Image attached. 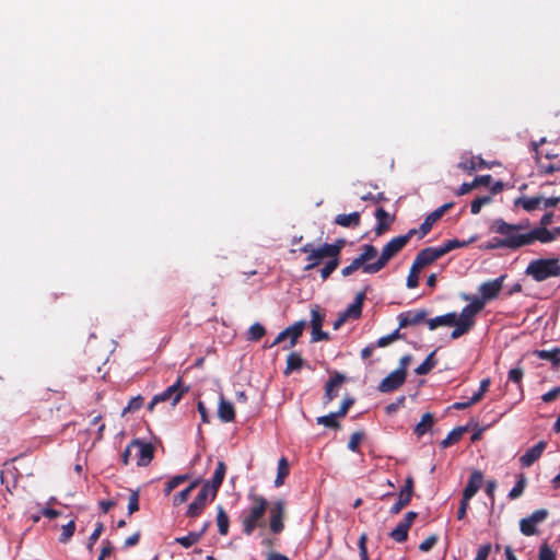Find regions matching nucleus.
Here are the masks:
<instances>
[{
	"label": "nucleus",
	"mask_w": 560,
	"mask_h": 560,
	"mask_svg": "<svg viewBox=\"0 0 560 560\" xmlns=\"http://www.w3.org/2000/svg\"><path fill=\"white\" fill-rule=\"evenodd\" d=\"M541 201H542V197H540V196H536V197L522 196V197H518L517 199H515L514 205L521 206L527 212H532L539 207Z\"/></svg>",
	"instance_id": "29"
},
{
	"label": "nucleus",
	"mask_w": 560,
	"mask_h": 560,
	"mask_svg": "<svg viewBox=\"0 0 560 560\" xmlns=\"http://www.w3.org/2000/svg\"><path fill=\"white\" fill-rule=\"evenodd\" d=\"M144 404V398L141 395H138L136 397H132L127 407L122 410V415H126L128 412H133L142 408Z\"/></svg>",
	"instance_id": "52"
},
{
	"label": "nucleus",
	"mask_w": 560,
	"mask_h": 560,
	"mask_svg": "<svg viewBox=\"0 0 560 560\" xmlns=\"http://www.w3.org/2000/svg\"><path fill=\"white\" fill-rule=\"evenodd\" d=\"M306 326L305 320H299L294 323L292 326L287 327L281 332L278 334L276 339L270 343L269 347H275L281 342H283L287 338H290L289 346H284L283 349H290L294 347L298 342V339L302 336L303 330Z\"/></svg>",
	"instance_id": "9"
},
{
	"label": "nucleus",
	"mask_w": 560,
	"mask_h": 560,
	"mask_svg": "<svg viewBox=\"0 0 560 560\" xmlns=\"http://www.w3.org/2000/svg\"><path fill=\"white\" fill-rule=\"evenodd\" d=\"M188 390L189 387L184 386L182 377H178L173 385L168 386L162 393L153 396L152 400L148 405V410L153 411L158 404L165 401H171L172 406H176Z\"/></svg>",
	"instance_id": "6"
},
{
	"label": "nucleus",
	"mask_w": 560,
	"mask_h": 560,
	"mask_svg": "<svg viewBox=\"0 0 560 560\" xmlns=\"http://www.w3.org/2000/svg\"><path fill=\"white\" fill-rule=\"evenodd\" d=\"M556 553L547 542H544L538 552V560H555Z\"/></svg>",
	"instance_id": "54"
},
{
	"label": "nucleus",
	"mask_w": 560,
	"mask_h": 560,
	"mask_svg": "<svg viewBox=\"0 0 560 560\" xmlns=\"http://www.w3.org/2000/svg\"><path fill=\"white\" fill-rule=\"evenodd\" d=\"M458 167L463 171H467L468 173H472L477 170V162L475 161V158H471L465 161H460L458 163Z\"/></svg>",
	"instance_id": "63"
},
{
	"label": "nucleus",
	"mask_w": 560,
	"mask_h": 560,
	"mask_svg": "<svg viewBox=\"0 0 560 560\" xmlns=\"http://www.w3.org/2000/svg\"><path fill=\"white\" fill-rule=\"evenodd\" d=\"M453 202H447L435 209L433 212L428 214L424 219V221L421 223L419 229L417 230V234L419 233V237L425 236L432 229L433 224L436 223L446 211H448L451 208H453Z\"/></svg>",
	"instance_id": "13"
},
{
	"label": "nucleus",
	"mask_w": 560,
	"mask_h": 560,
	"mask_svg": "<svg viewBox=\"0 0 560 560\" xmlns=\"http://www.w3.org/2000/svg\"><path fill=\"white\" fill-rule=\"evenodd\" d=\"M334 222L342 228H357L361 223V215L360 212L358 211H354L349 214L342 213L336 215Z\"/></svg>",
	"instance_id": "26"
},
{
	"label": "nucleus",
	"mask_w": 560,
	"mask_h": 560,
	"mask_svg": "<svg viewBox=\"0 0 560 560\" xmlns=\"http://www.w3.org/2000/svg\"><path fill=\"white\" fill-rule=\"evenodd\" d=\"M324 245L326 246V249L330 257L339 259L340 253L346 245V241L343 238H339L332 244L324 243Z\"/></svg>",
	"instance_id": "44"
},
{
	"label": "nucleus",
	"mask_w": 560,
	"mask_h": 560,
	"mask_svg": "<svg viewBox=\"0 0 560 560\" xmlns=\"http://www.w3.org/2000/svg\"><path fill=\"white\" fill-rule=\"evenodd\" d=\"M137 511H139V492L131 491L128 499V513L131 515Z\"/></svg>",
	"instance_id": "59"
},
{
	"label": "nucleus",
	"mask_w": 560,
	"mask_h": 560,
	"mask_svg": "<svg viewBox=\"0 0 560 560\" xmlns=\"http://www.w3.org/2000/svg\"><path fill=\"white\" fill-rule=\"evenodd\" d=\"M411 499L407 495H402L400 492L398 494V500L396 503L390 508L389 513L393 515H396L400 513V511L406 508L410 503Z\"/></svg>",
	"instance_id": "53"
},
{
	"label": "nucleus",
	"mask_w": 560,
	"mask_h": 560,
	"mask_svg": "<svg viewBox=\"0 0 560 560\" xmlns=\"http://www.w3.org/2000/svg\"><path fill=\"white\" fill-rule=\"evenodd\" d=\"M492 200V197L487 195V196H480V197H477L476 199H474L471 201V205H470V212L472 214H478L480 211H481V208L488 203H490Z\"/></svg>",
	"instance_id": "47"
},
{
	"label": "nucleus",
	"mask_w": 560,
	"mask_h": 560,
	"mask_svg": "<svg viewBox=\"0 0 560 560\" xmlns=\"http://www.w3.org/2000/svg\"><path fill=\"white\" fill-rule=\"evenodd\" d=\"M218 417L222 422H232L235 419V411L232 402L221 397L218 408Z\"/></svg>",
	"instance_id": "27"
},
{
	"label": "nucleus",
	"mask_w": 560,
	"mask_h": 560,
	"mask_svg": "<svg viewBox=\"0 0 560 560\" xmlns=\"http://www.w3.org/2000/svg\"><path fill=\"white\" fill-rule=\"evenodd\" d=\"M364 439V433L361 431L353 432L348 442V448L351 452L359 453L360 452V443Z\"/></svg>",
	"instance_id": "49"
},
{
	"label": "nucleus",
	"mask_w": 560,
	"mask_h": 560,
	"mask_svg": "<svg viewBox=\"0 0 560 560\" xmlns=\"http://www.w3.org/2000/svg\"><path fill=\"white\" fill-rule=\"evenodd\" d=\"M548 515H549L548 510L540 509V510L534 511L528 517L530 518V521L533 523L538 524V523L544 522L548 517Z\"/></svg>",
	"instance_id": "60"
},
{
	"label": "nucleus",
	"mask_w": 560,
	"mask_h": 560,
	"mask_svg": "<svg viewBox=\"0 0 560 560\" xmlns=\"http://www.w3.org/2000/svg\"><path fill=\"white\" fill-rule=\"evenodd\" d=\"M475 238H471L469 241H459V240H448L446 242H444L441 246H438L441 254H442V257L446 254H448L450 252L456 249V248H462V247H466L467 245H469Z\"/></svg>",
	"instance_id": "34"
},
{
	"label": "nucleus",
	"mask_w": 560,
	"mask_h": 560,
	"mask_svg": "<svg viewBox=\"0 0 560 560\" xmlns=\"http://www.w3.org/2000/svg\"><path fill=\"white\" fill-rule=\"evenodd\" d=\"M547 443L545 441H539L536 445L528 448L525 454L520 457V462L524 467H530L536 460L540 458L542 455Z\"/></svg>",
	"instance_id": "20"
},
{
	"label": "nucleus",
	"mask_w": 560,
	"mask_h": 560,
	"mask_svg": "<svg viewBox=\"0 0 560 560\" xmlns=\"http://www.w3.org/2000/svg\"><path fill=\"white\" fill-rule=\"evenodd\" d=\"M525 273L537 282L546 281L552 277H560V264L558 258H539L532 260Z\"/></svg>",
	"instance_id": "5"
},
{
	"label": "nucleus",
	"mask_w": 560,
	"mask_h": 560,
	"mask_svg": "<svg viewBox=\"0 0 560 560\" xmlns=\"http://www.w3.org/2000/svg\"><path fill=\"white\" fill-rule=\"evenodd\" d=\"M374 215L377 221V224L375 226V234L382 235L389 229L390 223L394 221V217H392L387 211H385L381 207L375 210Z\"/></svg>",
	"instance_id": "23"
},
{
	"label": "nucleus",
	"mask_w": 560,
	"mask_h": 560,
	"mask_svg": "<svg viewBox=\"0 0 560 560\" xmlns=\"http://www.w3.org/2000/svg\"><path fill=\"white\" fill-rule=\"evenodd\" d=\"M483 475L480 470H474L468 479V482L463 491L465 499H471L481 488Z\"/></svg>",
	"instance_id": "21"
},
{
	"label": "nucleus",
	"mask_w": 560,
	"mask_h": 560,
	"mask_svg": "<svg viewBox=\"0 0 560 560\" xmlns=\"http://www.w3.org/2000/svg\"><path fill=\"white\" fill-rule=\"evenodd\" d=\"M434 424V417L430 412L422 415L420 422L415 428V433L418 436L424 435Z\"/></svg>",
	"instance_id": "32"
},
{
	"label": "nucleus",
	"mask_w": 560,
	"mask_h": 560,
	"mask_svg": "<svg viewBox=\"0 0 560 560\" xmlns=\"http://www.w3.org/2000/svg\"><path fill=\"white\" fill-rule=\"evenodd\" d=\"M428 312L423 308L417 311H408L398 315L399 328L415 326L425 320Z\"/></svg>",
	"instance_id": "18"
},
{
	"label": "nucleus",
	"mask_w": 560,
	"mask_h": 560,
	"mask_svg": "<svg viewBox=\"0 0 560 560\" xmlns=\"http://www.w3.org/2000/svg\"><path fill=\"white\" fill-rule=\"evenodd\" d=\"M303 365L304 360L301 357V354L295 351L290 352L289 355L287 357V366L283 371V374L288 376L292 374L294 371L302 369Z\"/></svg>",
	"instance_id": "28"
},
{
	"label": "nucleus",
	"mask_w": 560,
	"mask_h": 560,
	"mask_svg": "<svg viewBox=\"0 0 560 560\" xmlns=\"http://www.w3.org/2000/svg\"><path fill=\"white\" fill-rule=\"evenodd\" d=\"M188 475H178L173 477L164 488V492L166 495H168L175 488H177L179 485L188 480Z\"/></svg>",
	"instance_id": "50"
},
{
	"label": "nucleus",
	"mask_w": 560,
	"mask_h": 560,
	"mask_svg": "<svg viewBox=\"0 0 560 560\" xmlns=\"http://www.w3.org/2000/svg\"><path fill=\"white\" fill-rule=\"evenodd\" d=\"M266 335V329L260 323L253 324L247 330L248 341H259Z\"/></svg>",
	"instance_id": "40"
},
{
	"label": "nucleus",
	"mask_w": 560,
	"mask_h": 560,
	"mask_svg": "<svg viewBox=\"0 0 560 560\" xmlns=\"http://www.w3.org/2000/svg\"><path fill=\"white\" fill-rule=\"evenodd\" d=\"M226 474V465L223 460H219L217 463L215 470L213 472V476L211 480H207L203 482V485L212 490V498L211 501H213L218 494V491L224 480Z\"/></svg>",
	"instance_id": "17"
},
{
	"label": "nucleus",
	"mask_w": 560,
	"mask_h": 560,
	"mask_svg": "<svg viewBox=\"0 0 560 560\" xmlns=\"http://www.w3.org/2000/svg\"><path fill=\"white\" fill-rule=\"evenodd\" d=\"M345 377L341 374H336L334 377H330L329 381L325 385V404H329L332 399L338 396V388L343 383Z\"/></svg>",
	"instance_id": "22"
},
{
	"label": "nucleus",
	"mask_w": 560,
	"mask_h": 560,
	"mask_svg": "<svg viewBox=\"0 0 560 560\" xmlns=\"http://www.w3.org/2000/svg\"><path fill=\"white\" fill-rule=\"evenodd\" d=\"M368 536L365 533L361 534L358 540L359 555L361 560H370L368 547H366Z\"/></svg>",
	"instance_id": "55"
},
{
	"label": "nucleus",
	"mask_w": 560,
	"mask_h": 560,
	"mask_svg": "<svg viewBox=\"0 0 560 560\" xmlns=\"http://www.w3.org/2000/svg\"><path fill=\"white\" fill-rule=\"evenodd\" d=\"M212 490L207 488L203 483L194 499V501L188 505L186 516L189 518H196L200 516L207 506L208 502L211 501Z\"/></svg>",
	"instance_id": "10"
},
{
	"label": "nucleus",
	"mask_w": 560,
	"mask_h": 560,
	"mask_svg": "<svg viewBox=\"0 0 560 560\" xmlns=\"http://www.w3.org/2000/svg\"><path fill=\"white\" fill-rule=\"evenodd\" d=\"M442 257V254L439 249V247H425L421 249L413 262L418 265L421 269L433 264L435 260Z\"/></svg>",
	"instance_id": "19"
},
{
	"label": "nucleus",
	"mask_w": 560,
	"mask_h": 560,
	"mask_svg": "<svg viewBox=\"0 0 560 560\" xmlns=\"http://www.w3.org/2000/svg\"><path fill=\"white\" fill-rule=\"evenodd\" d=\"M365 291L358 292L354 301L347 307L343 315L348 318H359L362 314V306L365 300Z\"/></svg>",
	"instance_id": "24"
},
{
	"label": "nucleus",
	"mask_w": 560,
	"mask_h": 560,
	"mask_svg": "<svg viewBox=\"0 0 560 560\" xmlns=\"http://www.w3.org/2000/svg\"><path fill=\"white\" fill-rule=\"evenodd\" d=\"M421 271V268L412 262L409 275L407 277V287L409 289H415L419 285V272Z\"/></svg>",
	"instance_id": "46"
},
{
	"label": "nucleus",
	"mask_w": 560,
	"mask_h": 560,
	"mask_svg": "<svg viewBox=\"0 0 560 560\" xmlns=\"http://www.w3.org/2000/svg\"><path fill=\"white\" fill-rule=\"evenodd\" d=\"M430 330H434L440 326H454L456 327V313H447L441 316H436L427 322Z\"/></svg>",
	"instance_id": "25"
},
{
	"label": "nucleus",
	"mask_w": 560,
	"mask_h": 560,
	"mask_svg": "<svg viewBox=\"0 0 560 560\" xmlns=\"http://www.w3.org/2000/svg\"><path fill=\"white\" fill-rule=\"evenodd\" d=\"M284 509L285 503L282 499L273 502L272 506L270 508L269 529L275 535L280 534L284 529Z\"/></svg>",
	"instance_id": "12"
},
{
	"label": "nucleus",
	"mask_w": 560,
	"mask_h": 560,
	"mask_svg": "<svg viewBox=\"0 0 560 560\" xmlns=\"http://www.w3.org/2000/svg\"><path fill=\"white\" fill-rule=\"evenodd\" d=\"M413 489H415V480H413V477L411 475L407 476V478L405 479V485L404 487L400 489V493L402 495H407L408 498H412L413 495Z\"/></svg>",
	"instance_id": "58"
},
{
	"label": "nucleus",
	"mask_w": 560,
	"mask_h": 560,
	"mask_svg": "<svg viewBox=\"0 0 560 560\" xmlns=\"http://www.w3.org/2000/svg\"><path fill=\"white\" fill-rule=\"evenodd\" d=\"M483 310V301L478 299H472L471 303L466 305L459 316L456 315V327L451 332L452 339H457L463 335L469 332L475 326V317L476 315Z\"/></svg>",
	"instance_id": "4"
},
{
	"label": "nucleus",
	"mask_w": 560,
	"mask_h": 560,
	"mask_svg": "<svg viewBox=\"0 0 560 560\" xmlns=\"http://www.w3.org/2000/svg\"><path fill=\"white\" fill-rule=\"evenodd\" d=\"M520 247L530 245L536 241L540 243H550L556 240V230H548L544 226H537L525 234H518Z\"/></svg>",
	"instance_id": "8"
},
{
	"label": "nucleus",
	"mask_w": 560,
	"mask_h": 560,
	"mask_svg": "<svg viewBox=\"0 0 560 560\" xmlns=\"http://www.w3.org/2000/svg\"><path fill=\"white\" fill-rule=\"evenodd\" d=\"M249 500L252 504L242 518L243 533L245 535H252L256 527L266 526L264 516L268 508V501L259 494H250Z\"/></svg>",
	"instance_id": "3"
},
{
	"label": "nucleus",
	"mask_w": 560,
	"mask_h": 560,
	"mask_svg": "<svg viewBox=\"0 0 560 560\" xmlns=\"http://www.w3.org/2000/svg\"><path fill=\"white\" fill-rule=\"evenodd\" d=\"M202 538V533L190 532L187 536L176 537L175 542L184 548H190Z\"/></svg>",
	"instance_id": "38"
},
{
	"label": "nucleus",
	"mask_w": 560,
	"mask_h": 560,
	"mask_svg": "<svg viewBox=\"0 0 560 560\" xmlns=\"http://www.w3.org/2000/svg\"><path fill=\"white\" fill-rule=\"evenodd\" d=\"M417 234V229H410L405 235L392 238L382 249L381 256L375 262L364 266V273H376L382 270L388 261L394 258Z\"/></svg>",
	"instance_id": "2"
},
{
	"label": "nucleus",
	"mask_w": 560,
	"mask_h": 560,
	"mask_svg": "<svg viewBox=\"0 0 560 560\" xmlns=\"http://www.w3.org/2000/svg\"><path fill=\"white\" fill-rule=\"evenodd\" d=\"M131 446L135 447V458L138 466H148L154 457V447L151 443H144L140 440H132Z\"/></svg>",
	"instance_id": "14"
},
{
	"label": "nucleus",
	"mask_w": 560,
	"mask_h": 560,
	"mask_svg": "<svg viewBox=\"0 0 560 560\" xmlns=\"http://www.w3.org/2000/svg\"><path fill=\"white\" fill-rule=\"evenodd\" d=\"M409 529L410 528L400 521L397 526L389 533V537L396 542H405L408 539Z\"/></svg>",
	"instance_id": "37"
},
{
	"label": "nucleus",
	"mask_w": 560,
	"mask_h": 560,
	"mask_svg": "<svg viewBox=\"0 0 560 560\" xmlns=\"http://www.w3.org/2000/svg\"><path fill=\"white\" fill-rule=\"evenodd\" d=\"M290 472L289 462L285 457H281L278 462V472L275 479V486L280 487L283 485L284 479L288 477Z\"/></svg>",
	"instance_id": "36"
},
{
	"label": "nucleus",
	"mask_w": 560,
	"mask_h": 560,
	"mask_svg": "<svg viewBox=\"0 0 560 560\" xmlns=\"http://www.w3.org/2000/svg\"><path fill=\"white\" fill-rule=\"evenodd\" d=\"M491 551V545L486 544L479 547L475 560H487Z\"/></svg>",
	"instance_id": "64"
},
{
	"label": "nucleus",
	"mask_w": 560,
	"mask_h": 560,
	"mask_svg": "<svg viewBox=\"0 0 560 560\" xmlns=\"http://www.w3.org/2000/svg\"><path fill=\"white\" fill-rule=\"evenodd\" d=\"M364 266H365V265H363V264L360 261V259L357 257V258H354V259L352 260V262H351L349 266H347V267H345V268H342V269H341V275H342L343 277H348V276L352 275L354 271H357V270H358V269H360V268H362V270L364 271Z\"/></svg>",
	"instance_id": "56"
},
{
	"label": "nucleus",
	"mask_w": 560,
	"mask_h": 560,
	"mask_svg": "<svg viewBox=\"0 0 560 560\" xmlns=\"http://www.w3.org/2000/svg\"><path fill=\"white\" fill-rule=\"evenodd\" d=\"M520 530L525 536H533L537 534L536 524L533 523L529 517L521 520Z\"/></svg>",
	"instance_id": "48"
},
{
	"label": "nucleus",
	"mask_w": 560,
	"mask_h": 560,
	"mask_svg": "<svg viewBox=\"0 0 560 560\" xmlns=\"http://www.w3.org/2000/svg\"><path fill=\"white\" fill-rule=\"evenodd\" d=\"M436 353V350L432 351L425 360L416 368L415 373L417 375H427L429 374L436 365V360L434 359V355Z\"/></svg>",
	"instance_id": "35"
},
{
	"label": "nucleus",
	"mask_w": 560,
	"mask_h": 560,
	"mask_svg": "<svg viewBox=\"0 0 560 560\" xmlns=\"http://www.w3.org/2000/svg\"><path fill=\"white\" fill-rule=\"evenodd\" d=\"M325 320V314L320 311L319 306H314L311 310V327H312V342H317L322 340H328V332L322 330L323 324Z\"/></svg>",
	"instance_id": "11"
},
{
	"label": "nucleus",
	"mask_w": 560,
	"mask_h": 560,
	"mask_svg": "<svg viewBox=\"0 0 560 560\" xmlns=\"http://www.w3.org/2000/svg\"><path fill=\"white\" fill-rule=\"evenodd\" d=\"M436 542H438V536L430 535L420 544L419 549L424 552L430 551L435 546Z\"/></svg>",
	"instance_id": "61"
},
{
	"label": "nucleus",
	"mask_w": 560,
	"mask_h": 560,
	"mask_svg": "<svg viewBox=\"0 0 560 560\" xmlns=\"http://www.w3.org/2000/svg\"><path fill=\"white\" fill-rule=\"evenodd\" d=\"M337 418H340L339 415H337V412H331L329 415L318 417L317 423L327 428L339 429L340 423L337 421Z\"/></svg>",
	"instance_id": "42"
},
{
	"label": "nucleus",
	"mask_w": 560,
	"mask_h": 560,
	"mask_svg": "<svg viewBox=\"0 0 560 560\" xmlns=\"http://www.w3.org/2000/svg\"><path fill=\"white\" fill-rule=\"evenodd\" d=\"M504 278L505 276H501L494 280L483 282L479 287V292L481 296L477 299L482 300L483 305L486 304L487 301L495 299L502 289Z\"/></svg>",
	"instance_id": "16"
},
{
	"label": "nucleus",
	"mask_w": 560,
	"mask_h": 560,
	"mask_svg": "<svg viewBox=\"0 0 560 560\" xmlns=\"http://www.w3.org/2000/svg\"><path fill=\"white\" fill-rule=\"evenodd\" d=\"M104 532V525L103 523H97L93 533L89 537L88 542V549L91 551L93 549L94 544L97 541V539L101 537L102 533Z\"/></svg>",
	"instance_id": "57"
},
{
	"label": "nucleus",
	"mask_w": 560,
	"mask_h": 560,
	"mask_svg": "<svg viewBox=\"0 0 560 560\" xmlns=\"http://www.w3.org/2000/svg\"><path fill=\"white\" fill-rule=\"evenodd\" d=\"M467 432V427H457L454 428L444 440L440 442L442 448H447L454 444H456L463 436V434Z\"/></svg>",
	"instance_id": "30"
},
{
	"label": "nucleus",
	"mask_w": 560,
	"mask_h": 560,
	"mask_svg": "<svg viewBox=\"0 0 560 560\" xmlns=\"http://www.w3.org/2000/svg\"><path fill=\"white\" fill-rule=\"evenodd\" d=\"M407 372L395 370L390 372L378 385L381 393H390L398 389L406 381Z\"/></svg>",
	"instance_id": "15"
},
{
	"label": "nucleus",
	"mask_w": 560,
	"mask_h": 560,
	"mask_svg": "<svg viewBox=\"0 0 560 560\" xmlns=\"http://www.w3.org/2000/svg\"><path fill=\"white\" fill-rule=\"evenodd\" d=\"M525 486H526V478L523 474H521L518 476V479H517L515 486L509 492V498L511 500H515V499L520 498L524 492Z\"/></svg>",
	"instance_id": "43"
},
{
	"label": "nucleus",
	"mask_w": 560,
	"mask_h": 560,
	"mask_svg": "<svg viewBox=\"0 0 560 560\" xmlns=\"http://www.w3.org/2000/svg\"><path fill=\"white\" fill-rule=\"evenodd\" d=\"M200 479H195L188 487L179 491L177 494L174 495V504H182L188 500L190 497L191 491L199 486Z\"/></svg>",
	"instance_id": "39"
},
{
	"label": "nucleus",
	"mask_w": 560,
	"mask_h": 560,
	"mask_svg": "<svg viewBox=\"0 0 560 560\" xmlns=\"http://www.w3.org/2000/svg\"><path fill=\"white\" fill-rule=\"evenodd\" d=\"M61 529H62V532H61V535L59 537V541L62 542V544H66L67 541L70 540V538L74 534V530H75V523H74V521L71 520L68 524L63 525Z\"/></svg>",
	"instance_id": "51"
},
{
	"label": "nucleus",
	"mask_w": 560,
	"mask_h": 560,
	"mask_svg": "<svg viewBox=\"0 0 560 560\" xmlns=\"http://www.w3.org/2000/svg\"><path fill=\"white\" fill-rule=\"evenodd\" d=\"M300 252L307 254V265L303 268L304 271H310L316 268L325 258L330 257L324 244L319 247H315L312 243H307L300 248Z\"/></svg>",
	"instance_id": "7"
},
{
	"label": "nucleus",
	"mask_w": 560,
	"mask_h": 560,
	"mask_svg": "<svg viewBox=\"0 0 560 560\" xmlns=\"http://www.w3.org/2000/svg\"><path fill=\"white\" fill-rule=\"evenodd\" d=\"M217 525L218 530L222 536L228 535L230 527V518L222 505L217 506Z\"/></svg>",
	"instance_id": "31"
},
{
	"label": "nucleus",
	"mask_w": 560,
	"mask_h": 560,
	"mask_svg": "<svg viewBox=\"0 0 560 560\" xmlns=\"http://www.w3.org/2000/svg\"><path fill=\"white\" fill-rule=\"evenodd\" d=\"M523 224H511L505 222L503 219H497L493 221L491 230L495 233L504 235V238H492L485 246L487 249H497V248H510L517 249L520 248L518 235L517 232L524 229Z\"/></svg>",
	"instance_id": "1"
},
{
	"label": "nucleus",
	"mask_w": 560,
	"mask_h": 560,
	"mask_svg": "<svg viewBox=\"0 0 560 560\" xmlns=\"http://www.w3.org/2000/svg\"><path fill=\"white\" fill-rule=\"evenodd\" d=\"M362 253L358 256L363 265H370L369 261L377 256V249L372 244H365Z\"/></svg>",
	"instance_id": "41"
},
{
	"label": "nucleus",
	"mask_w": 560,
	"mask_h": 560,
	"mask_svg": "<svg viewBox=\"0 0 560 560\" xmlns=\"http://www.w3.org/2000/svg\"><path fill=\"white\" fill-rule=\"evenodd\" d=\"M534 354L540 360L550 361L553 366H558L560 364V349L555 348L552 350H536Z\"/></svg>",
	"instance_id": "33"
},
{
	"label": "nucleus",
	"mask_w": 560,
	"mask_h": 560,
	"mask_svg": "<svg viewBox=\"0 0 560 560\" xmlns=\"http://www.w3.org/2000/svg\"><path fill=\"white\" fill-rule=\"evenodd\" d=\"M328 260L320 269V276L323 280H326L339 266V259L335 257L327 258Z\"/></svg>",
	"instance_id": "45"
},
{
	"label": "nucleus",
	"mask_w": 560,
	"mask_h": 560,
	"mask_svg": "<svg viewBox=\"0 0 560 560\" xmlns=\"http://www.w3.org/2000/svg\"><path fill=\"white\" fill-rule=\"evenodd\" d=\"M523 375H524L523 369L517 366V368L511 369L509 371L508 378H509V381H511L513 383L521 384Z\"/></svg>",
	"instance_id": "62"
}]
</instances>
